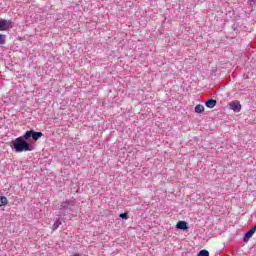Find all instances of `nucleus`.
Masks as SVG:
<instances>
[{"instance_id":"obj_5","label":"nucleus","mask_w":256,"mask_h":256,"mask_svg":"<svg viewBox=\"0 0 256 256\" xmlns=\"http://www.w3.org/2000/svg\"><path fill=\"white\" fill-rule=\"evenodd\" d=\"M229 107L234 113H239V111H241V103L237 100L230 102Z\"/></svg>"},{"instance_id":"obj_10","label":"nucleus","mask_w":256,"mask_h":256,"mask_svg":"<svg viewBox=\"0 0 256 256\" xmlns=\"http://www.w3.org/2000/svg\"><path fill=\"white\" fill-rule=\"evenodd\" d=\"M9 203V200H7V197L0 196V207H3V205H7Z\"/></svg>"},{"instance_id":"obj_4","label":"nucleus","mask_w":256,"mask_h":256,"mask_svg":"<svg viewBox=\"0 0 256 256\" xmlns=\"http://www.w3.org/2000/svg\"><path fill=\"white\" fill-rule=\"evenodd\" d=\"M255 231H256V226H253L249 231H247L244 234V237H243L244 243L249 242V239H251V237H253V235H255Z\"/></svg>"},{"instance_id":"obj_8","label":"nucleus","mask_w":256,"mask_h":256,"mask_svg":"<svg viewBox=\"0 0 256 256\" xmlns=\"http://www.w3.org/2000/svg\"><path fill=\"white\" fill-rule=\"evenodd\" d=\"M62 224L61 218L56 219L55 223L52 226V231H57L59 229V226Z\"/></svg>"},{"instance_id":"obj_11","label":"nucleus","mask_w":256,"mask_h":256,"mask_svg":"<svg viewBox=\"0 0 256 256\" xmlns=\"http://www.w3.org/2000/svg\"><path fill=\"white\" fill-rule=\"evenodd\" d=\"M197 256H209V251L207 250H200Z\"/></svg>"},{"instance_id":"obj_14","label":"nucleus","mask_w":256,"mask_h":256,"mask_svg":"<svg viewBox=\"0 0 256 256\" xmlns=\"http://www.w3.org/2000/svg\"><path fill=\"white\" fill-rule=\"evenodd\" d=\"M74 256H81V255H79V254H75Z\"/></svg>"},{"instance_id":"obj_13","label":"nucleus","mask_w":256,"mask_h":256,"mask_svg":"<svg viewBox=\"0 0 256 256\" xmlns=\"http://www.w3.org/2000/svg\"><path fill=\"white\" fill-rule=\"evenodd\" d=\"M5 34H0V45H5Z\"/></svg>"},{"instance_id":"obj_12","label":"nucleus","mask_w":256,"mask_h":256,"mask_svg":"<svg viewBox=\"0 0 256 256\" xmlns=\"http://www.w3.org/2000/svg\"><path fill=\"white\" fill-rule=\"evenodd\" d=\"M119 217H120V219H125V220H127V219H129V213H128V212L121 213V214L119 215Z\"/></svg>"},{"instance_id":"obj_7","label":"nucleus","mask_w":256,"mask_h":256,"mask_svg":"<svg viewBox=\"0 0 256 256\" xmlns=\"http://www.w3.org/2000/svg\"><path fill=\"white\" fill-rule=\"evenodd\" d=\"M206 107L208 109H213V107H215V105H217V100L215 99H208L205 103Z\"/></svg>"},{"instance_id":"obj_1","label":"nucleus","mask_w":256,"mask_h":256,"mask_svg":"<svg viewBox=\"0 0 256 256\" xmlns=\"http://www.w3.org/2000/svg\"><path fill=\"white\" fill-rule=\"evenodd\" d=\"M41 137H43V132H37L31 129L26 131L23 136L12 140L10 147L15 153H27V151H33L35 149L33 141H39Z\"/></svg>"},{"instance_id":"obj_6","label":"nucleus","mask_w":256,"mask_h":256,"mask_svg":"<svg viewBox=\"0 0 256 256\" xmlns=\"http://www.w3.org/2000/svg\"><path fill=\"white\" fill-rule=\"evenodd\" d=\"M176 229H180L181 231H187L189 229V226L187 225V222L179 221L176 224Z\"/></svg>"},{"instance_id":"obj_3","label":"nucleus","mask_w":256,"mask_h":256,"mask_svg":"<svg viewBox=\"0 0 256 256\" xmlns=\"http://www.w3.org/2000/svg\"><path fill=\"white\" fill-rule=\"evenodd\" d=\"M13 29V21L0 18V31H9Z\"/></svg>"},{"instance_id":"obj_2","label":"nucleus","mask_w":256,"mask_h":256,"mask_svg":"<svg viewBox=\"0 0 256 256\" xmlns=\"http://www.w3.org/2000/svg\"><path fill=\"white\" fill-rule=\"evenodd\" d=\"M75 200H66L60 204V213L61 215H67V213H73L75 209Z\"/></svg>"},{"instance_id":"obj_9","label":"nucleus","mask_w":256,"mask_h":256,"mask_svg":"<svg viewBox=\"0 0 256 256\" xmlns=\"http://www.w3.org/2000/svg\"><path fill=\"white\" fill-rule=\"evenodd\" d=\"M195 113H203L205 111V107L201 104L195 106L194 109Z\"/></svg>"}]
</instances>
